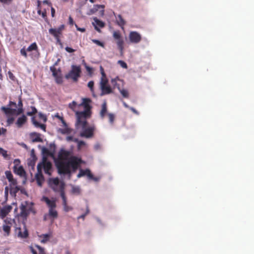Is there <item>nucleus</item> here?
<instances>
[{"mask_svg":"<svg viewBox=\"0 0 254 254\" xmlns=\"http://www.w3.org/2000/svg\"><path fill=\"white\" fill-rule=\"evenodd\" d=\"M129 110H131L134 114L137 115H138L139 114V113L133 107H130Z\"/></svg>","mask_w":254,"mask_h":254,"instance_id":"54","label":"nucleus"},{"mask_svg":"<svg viewBox=\"0 0 254 254\" xmlns=\"http://www.w3.org/2000/svg\"><path fill=\"white\" fill-rule=\"evenodd\" d=\"M94 20L96 24V26H95V29L97 31L100 32V29L97 26H98L100 28H103L105 26V23L96 18L94 19Z\"/></svg>","mask_w":254,"mask_h":254,"instance_id":"25","label":"nucleus"},{"mask_svg":"<svg viewBox=\"0 0 254 254\" xmlns=\"http://www.w3.org/2000/svg\"><path fill=\"white\" fill-rule=\"evenodd\" d=\"M117 24L123 28L124 25L126 24V22L124 19L123 18L121 15L119 14L118 15V19H117Z\"/></svg>","mask_w":254,"mask_h":254,"instance_id":"30","label":"nucleus"},{"mask_svg":"<svg viewBox=\"0 0 254 254\" xmlns=\"http://www.w3.org/2000/svg\"><path fill=\"white\" fill-rule=\"evenodd\" d=\"M43 199L47 203V205L49 207V209H53L56 208V203L55 200H51L47 197H44Z\"/></svg>","mask_w":254,"mask_h":254,"instance_id":"21","label":"nucleus"},{"mask_svg":"<svg viewBox=\"0 0 254 254\" xmlns=\"http://www.w3.org/2000/svg\"><path fill=\"white\" fill-rule=\"evenodd\" d=\"M81 159L76 156H71L66 162H60L59 165V173L71 176L70 167L73 172L75 171L81 163Z\"/></svg>","mask_w":254,"mask_h":254,"instance_id":"2","label":"nucleus"},{"mask_svg":"<svg viewBox=\"0 0 254 254\" xmlns=\"http://www.w3.org/2000/svg\"><path fill=\"white\" fill-rule=\"evenodd\" d=\"M91 102L90 98H82L80 104H77L75 101L68 104L69 108L75 113L76 127L78 128L80 127L83 129L80 133V136L87 138L93 136L95 130L94 126L86 128L87 125V120L90 118L92 115V106L90 105Z\"/></svg>","mask_w":254,"mask_h":254,"instance_id":"1","label":"nucleus"},{"mask_svg":"<svg viewBox=\"0 0 254 254\" xmlns=\"http://www.w3.org/2000/svg\"><path fill=\"white\" fill-rule=\"evenodd\" d=\"M129 39L131 43L137 44L140 42L141 36L137 32L131 31L129 34Z\"/></svg>","mask_w":254,"mask_h":254,"instance_id":"13","label":"nucleus"},{"mask_svg":"<svg viewBox=\"0 0 254 254\" xmlns=\"http://www.w3.org/2000/svg\"><path fill=\"white\" fill-rule=\"evenodd\" d=\"M35 247L38 250V252L32 247L30 248L31 252L32 254H46L44 249L39 245H35Z\"/></svg>","mask_w":254,"mask_h":254,"instance_id":"22","label":"nucleus"},{"mask_svg":"<svg viewBox=\"0 0 254 254\" xmlns=\"http://www.w3.org/2000/svg\"><path fill=\"white\" fill-rule=\"evenodd\" d=\"M55 13V10L53 7L51 8V15L52 17H54Z\"/></svg>","mask_w":254,"mask_h":254,"instance_id":"57","label":"nucleus"},{"mask_svg":"<svg viewBox=\"0 0 254 254\" xmlns=\"http://www.w3.org/2000/svg\"><path fill=\"white\" fill-rule=\"evenodd\" d=\"M71 152L66 150L64 149H61L58 153V160L56 162V164L58 170H59V165L60 162H66L70 157Z\"/></svg>","mask_w":254,"mask_h":254,"instance_id":"6","label":"nucleus"},{"mask_svg":"<svg viewBox=\"0 0 254 254\" xmlns=\"http://www.w3.org/2000/svg\"><path fill=\"white\" fill-rule=\"evenodd\" d=\"M49 215L50 217L53 219L57 218L58 217V212L55 209V208L53 209H49Z\"/></svg>","mask_w":254,"mask_h":254,"instance_id":"31","label":"nucleus"},{"mask_svg":"<svg viewBox=\"0 0 254 254\" xmlns=\"http://www.w3.org/2000/svg\"><path fill=\"white\" fill-rule=\"evenodd\" d=\"M92 41L93 43L96 44L98 46H99L102 47H104V43L103 42L100 41L98 40L92 39Z\"/></svg>","mask_w":254,"mask_h":254,"instance_id":"40","label":"nucleus"},{"mask_svg":"<svg viewBox=\"0 0 254 254\" xmlns=\"http://www.w3.org/2000/svg\"><path fill=\"white\" fill-rule=\"evenodd\" d=\"M38 50V46L37 44L34 42L31 44L27 49V51L31 52L32 51H35Z\"/></svg>","mask_w":254,"mask_h":254,"instance_id":"33","label":"nucleus"},{"mask_svg":"<svg viewBox=\"0 0 254 254\" xmlns=\"http://www.w3.org/2000/svg\"><path fill=\"white\" fill-rule=\"evenodd\" d=\"M65 50L68 53H73V52H75V50L73 49L72 48L68 47H65Z\"/></svg>","mask_w":254,"mask_h":254,"instance_id":"52","label":"nucleus"},{"mask_svg":"<svg viewBox=\"0 0 254 254\" xmlns=\"http://www.w3.org/2000/svg\"><path fill=\"white\" fill-rule=\"evenodd\" d=\"M12 206L10 205L5 206L0 210V216L1 218H4L12 210Z\"/></svg>","mask_w":254,"mask_h":254,"instance_id":"15","label":"nucleus"},{"mask_svg":"<svg viewBox=\"0 0 254 254\" xmlns=\"http://www.w3.org/2000/svg\"><path fill=\"white\" fill-rule=\"evenodd\" d=\"M14 172L15 173L23 177L25 176L26 173L22 166H19L17 167L16 166L14 167Z\"/></svg>","mask_w":254,"mask_h":254,"instance_id":"20","label":"nucleus"},{"mask_svg":"<svg viewBox=\"0 0 254 254\" xmlns=\"http://www.w3.org/2000/svg\"><path fill=\"white\" fill-rule=\"evenodd\" d=\"M0 154H1L4 158L7 157V151L4 150L3 148L0 147Z\"/></svg>","mask_w":254,"mask_h":254,"instance_id":"44","label":"nucleus"},{"mask_svg":"<svg viewBox=\"0 0 254 254\" xmlns=\"http://www.w3.org/2000/svg\"><path fill=\"white\" fill-rule=\"evenodd\" d=\"M86 68L87 71L89 73H91L92 72V68L91 67H90L89 66H86Z\"/></svg>","mask_w":254,"mask_h":254,"instance_id":"56","label":"nucleus"},{"mask_svg":"<svg viewBox=\"0 0 254 254\" xmlns=\"http://www.w3.org/2000/svg\"><path fill=\"white\" fill-rule=\"evenodd\" d=\"M39 127L41 128L42 129H43L44 131L46 130V126L44 124H41Z\"/></svg>","mask_w":254,"mask_h":254,"instance_id":"55","label":"nucleus"},{"mask_svg":"<svg viewBox=\"0 0 254 254\" xmlns=\"http://www.w3.org/2000/svg\"><path fill=\"white\" fill-rule=\"evenodd\" d=\"M23 206L27 208L30 213H33L34 214L35 213L32 203H28V202L26 201L25 204H23Z\"/></svg>","mask_w":254,"mask_h":254,"instance_id":"29","label":"nucleus"},{"mask_svg":"<svg viewBox=\"0 0 254 254\" xmlns=\"http://www.w3.org/2000/svg\"><path fill=\"white\" fill-rule=\"evenodd\" d=\"M9 182L10 184V185L15 187L16 190L14 191V193L16 192L19 190V189L16 186L17 185L16 180L13 178L12 180H11V181H9Z\"/></svg>","mask_w":254,"mask_h":254,"instance_id":"38","label":"nucleus"},{"mask_svg":"<svg viewBox=\"0 0 254 254\" xmlns=\"http://www.w3.org/2000/svg\"><path fill=\"white\" fill-rule=\"evenodd\" d=\"M118 64L124 68H127V64L123 61L120 60L118 61Z\"/></svg>","mask_w":254,"mask_h":254,"instance_id":"45","label":"nucleus"},{"mask_svg":"<svg viewBox=\"0 0 254 254\" xmlns=\"http://www.w3.org/2000/svg\"><path fill=\"white\" fill-rule=\"evenodd\" d=\"M81 69L79 66L73 65L71 67V70L65 75V78L67 79H72L73 81L76 82L80 76Z\"/></svg>","mask_w":254,"mask_h":254,"instance_id":"5","label":"nucleus"},{"mask_svg":"<svg viewBox=\"0 0 254 254\" xmlns=\"http://www.w3.org/2000/svg\"><path fill=\"white\" fill-rule=\"evenodd\" d=\"M38 165H40L41 166V170L42 169H44L46 174L50 175H51L50 171L52 169V163L48 161L46 157H44L43 158L42 162L38 164Z\"/></svg>","mask_w":254,"mask_h":254,"instance_id":"9","label":"nucleus"},{"mask_svg":"<svg viewBox=\"0 0 254 254\" xmlns=\"http://www.w3.org/2000/svg\"><path fill=\"white\" fill-rule=\"evenodd\" d=\"M27 49L26 50L25 48H23L20 50V54L21 55L24 56L25 58L27 57Z\"/></svg>","mask_w":254,"mask_h":254,"instance_id":"48","label":"nucleus"},{"mask_svg":"<svg viewBox=\"0 0 254 254\" xmlns=\"http://www.w3.org/2000/svg\"><path fill=\"white\" fill-rule=\"evenodd\" d=\"M32 122L33 124L35 126V127H39L40 125L41 124V123H39L38 121H37L35 119L34 117H33L32 118Z\"/></svg>","mask_w":254,"mask_h":254,"instance_id":"46","label":"nucleus"},{"mask_svg":"<svg viewBox=\"0 0 254 254\" xmlns=\"http://www.w3.org/2000/svg\"><path fill=\"white\" fill-rule=\"evenodd\" d=\"M15 232L19 238L24 239L28 237V232L25 225L23 228H16Z\"/></svg>","mask_w":254,"mask_h":254,"instance_id":"12","label":"nucleus"},{"mask_svg":"<svg viewBox=\"0 0 254 254\" xmlns=\"http://www.w3.org/2000/svg\"><path fill=\"white\" fill-rule=\"evenodd\" d=\"M87 176L89 179L94 180L95 182L99 181V179L97 177H95L93 174L91 173V171L89 169L83 170L80 169L79 172L77 175V178H79L81 177Z\"/></svg>","mask_w":254,"mask_h":254,"instance_id":"10","label":"nucleus"},{"mask_svg":"<svg viewBox=\"0 0 254 254\" xmlns=\"http://www.w3.org/2000/svg\"><path fill=\"white\" fill-rule=\"evenodd\" d=\"M102 93L101 95L110 94L112 92L111 87L107 85L100 86Z\"/></svg>","mask_w":254,"mask_h":254,"instance_id":"18","label":"nucleus"},{"mask_svg":"<svg viewBox=\"0 0 254 254\" xmlns=\"http://www.w3.org/2000/svg\"><path fill=\"white\" fill-rule=\"evenodd\" d=\"M12 0H0V2L3 4L9 5L11 3Z\"/></svg>","mask_w":254,"mask_h":254,"instance_id":"50","label":"nucleus"},{"mask_svg":"<svg viewBox=\"0 0 254 254\" xmlns=\"http://www.w3.org/2000/svg\"><path fill=\"white\" fill-rule=\"evenodd\" d=\"M64 28V25H61L58 28H50L49 30V32L55 38L58 43H60V36L62 34Z\"/></svg>","mask_w":254,"mask_h":254,"instance_id":"7","label":"nucleus"},{"mask_svg":"<svg viewBox=\"0 0 254 254\" xmlns=\"http://www.w3.org/2000/svg\"><path fill=\"white\" fill-rule=\"evenodd\" d=\"M108 117L110 124L113 125L115 118L114 114L113 113H108Z\"/></svg>","mask_w":254,"mask_h":254,"instance_id":"35","label":"nucleus"},{"mask_svg":"<svg viewBox=\"0 0 254 254\" xmlns=\"http://www.w3.org/2000/svg\"><path fill=\"white\" fill-rule=\"evenodd\" d=\"M120 93L122 95V96L125 98L128 97V93L127 90L125 89H120Z\"/></svg>","mask_w":254,"mask_h":254,"instance_id":"39","label":"nucleus"},{"mask_svg":"<svg viewBox=\"0 0 254 254\" xmlns=\"http://www.w3.org/2000/svg\"><path fill=\"white\" fill-rule=\"evenodd\" d=\"M55 117L59 119L64 125H66V123L64 120V118L63 117H61L59 113H57L55 115Z\"/></svg>","mask_w":254,"mask_h":254,"instance_id":"43","label":"nucleus"},{"mask_svg":"<svg viewBox=\"0 0 254 254\" xmlns=\"http://www.w3.org/2000/svg\"><path fill=\"white\" fill-rule=\"evenodd\" d=\"M32 111L31 112H27L26 115L28 116H32L36 114L37 112V110L35 107H31Z\"/></svg>","mask_w":254,"mask_h":254,"instance_id":"36","label":"nucleus"},{"mask_svg":"<svg viewBox=\"0 0 254 254\" xmlns=\"http://www.w3.org/2000/svg\"><path fill=\"white\" fill-rule=\"evenodd\" d=\"M77 30L81 32H84L85 31V29L84 28H77Z\"/></svg>","mask_w":254,"mask_h":254,"instance_id":"61","label":"nucleus"},{"mask_svg":"<svg viewBox=\"0 0 254 254\" xmlns=\"http://www.w3.org/2000/svg\"><path fill=\"white\" fill-rule=\"evenodd\" d=\"M118 81L123 82V80H121L118 76L115 78H112L111 80V84L114 86V88H117L120 90V85L118 83Z\"/></svg>","mask_w":254,"mask_h":254,"instance_id":"23","label":"nucleus"},{"mask_svg":"<svg viewBox=\"0 0 254 254\" xmlns=\"http://www.w3.org/2000/svg\"><path fill=\"white\" fill-rule=\"evenodd\" d=\"M20 210L21 216L23 217H26L30 213L27 208L23 206V204H22L20 207Z\"/></svg>","mask_w":254,"mask_h":254,"instance_id":"27","label":"nucleus"},{"mask_svg":"<svg viewBox=\"0 0 254 254\" xmlns=\"http://www.w3.org/2000/svg\"><path fill=\"white\" fill-rule=\"evenodd\" d=\"M5 174L8 181H11V180L13 178V175L10 171H5Z\"/></svg>","mask_w":254,"mask_h":254,"instance_id":"37","label":"nucleus"},{"mask_svg":"<svg viewBox=\"0 0 254 254\" xmlns=\"http://www.w3.org/2000/svg\"><path fill=\"white\" fill-rule=\"evenodd\" d=\"M85 145V142L82 140H79L77 144V148L80 149L82 146Z\"/></svg>","mask_w":254,"mask_h":254,"instance_id":"49","label":"nucleus"},{"mask_svg":"<svg viewBox=\"0 0 254 254\" xmlns=\"http://www.w3.org/2000/svg\"><path fill=\"white\" fill-rule=\"evenodd\" d=\"M69 23L70 25H73V20L71 16H69Z\"/></svg>","mask_w":254,"mask_h":254,"instance_id":"59","label":"nucleus"},{"mask_svg":"<svg viewBox=\"0 0 254 254\" xmlns=\"http://www.w3.org/2000/svg\"><path fill=\"white\" fill-rule=\"evenodd\" d=\"M12 220L6 218L4 220V224L2 225V230L4 232V236H8L10 233L11 228L12 227Z\"/></svg>","mask_w":254,"mask_h":254,"instance_id":"11","label":"nucleus"},{"mask_svg":"<svg viewBox=\"0 0 254 254\" xmlns=\"http://www.w3.org/2000/svg\"><path fill=\"white\" fill-rule=\"evenodd\" d=\"M72 140L75 142H77V143H78V141H79L77 138H74Z\"/></svg>","mask_w":254,"mask_h":254,"instance_id":"64","label":"nucleus"},{"mask_svg":"<svg viewBox=\"0 0 254 254\" xmlns=\"http://www.w3.org/2000/svg\"><path fill=\"white\" fill-rule=\"evenodd\" d=\"M123 105H124V107L127 108L129 109V108L130 107H129V106L125 102H123Z\"/></svg>","mask_w":254,"mask_h":254,"instance_id":"60","label":"nucleus"},{"mask_svg":"<svg viewBox=\"0 0 254 254\" xmlns=\"http://www.w3.org/2000/svg\"><path fill=\"white\" fill-rule=\"evenodd\" d=\"M49 185L50 187L55 192L64 190V183L63 182H60L58 178L50 179Z\"/></svg>","mask_w":254,"mask_h":254,"instance_id":"4","label":"nucleus"},{"mask_svg":"<svg viewBox=\"0 0 254 254\" xmlns=\"http://www.w3.org/2000/svg\"><path fill=\"white\" fill-rule=\"evenodd\" d=\"M35 179L38 185L41 187L44 181V177L42 174L41 167L40 165H37V173L35 175Z\"/></svg>","mask_w":254,"mask_h":254,"instance_id":"14","label":"nucleus"},{"mask_svg":"<svg viewBox=\"0 0 254 254\" xmlns=\"http://www.w3.org/2000/svg\"><path fill=\"white\" fill-rule=\"evenodd\" d=\"M63 206H64V211L65 212H68V211L72 210V207L71 206H68L67 204H66V205H63Z\"/></svg>","mask_w":254,"mask_h":254,"instance_id":"51","label":"nucleus"},{"mask_svg":"<svg viewBox=\"0 0 254 254\" xmlns=\"http://www.w3.org/2000/svg\"><path fill=\"white\" fill-rule=\"evenodd\" d=\"M59 76L55 78L56 82L57 84H62L63 82V77L61 74V70L60 68L59 69Z\"/></svg>","mask_w":254,"mask_h":254,"instance_id":"34","label":"nucleus"},{"mask_svg":"<svg viewBox=\"0 0 254 254\" xmlns=\"http://www.w3.org/2000/svg\"><path fill=\"white\" fill-rule=\"evenodd\" d=\"M73 191L74 192L79 191V189L78 188H74L73 189Z\"/></svg>","mask_w":254,"mask_h":254,"instance_id":"62","label":"nucleus"},{"mask_svg":"<svg viewBox=\"0 0 254 254\" xmlns=\"http://www.w3.org/2000/svg\"><path fill=\"white\" fill-rule=\"evenodd\" d=\"M100 70L102 74V77L100 82V86L107 85L108 80L107 78L106 74L104 72V69L102 66L100 67Z\"/></svg>","mask_w":254,"mask_h":254,"instance_id":"17","label":"nucleus"},{"mask_svg":"<svg viewBox=\"0 0 254 254\" xmlns=\"http://www.w3.org/2000/svg\"><path fill=\"white\" fill-rule=\"evenodd\" d=\"M50 70L52 71V75L55 77V78L59 76V69L57 70V69L54 66L50 67Z\"/></svg>","mask_w":254,"mask_h":254,"instance_id":"32","label":"nucleus"},{"mask_svg":"<svg viewBox=\"0 0 254 254\" xmlns=\"http://www.w3.org/2000/svg\"><path fill=\"white\" fill-rule=\"evenodd\" d=\"M18 108L16 109L17 105L15 102L9 101L7 107L2 106L1 110L6 115H19L23 113V103L21 99L20 98L18 102Z\"/></svg>","mask_w":254,"mask_h":254,"instance_id":"3","label":"nucleus"},{"mask_svg":"<svg viewBox=\"0 0 254 254\" xmlns=\"http://www.w3.org/2000/svg\"><path fill=\"white\" fill-rule=\"evenodd\" d=\"M51 236V235L50 234H42L39 236L40 238H42L40 242L41 243L43 244H45L46 242H47L49 240Z\"/></svg>","mask_w":254,"mask_h":254,"instance_id":"26","label":"nucleus"},{"mask_svg":"<svg viewBox=\"0 0 254 254\" xmlns=\"http://www.w3.org/2000/svg\"><path fill=\"white\" fill-rule=\"evenodd\" d=\"M14 121V118L12 117H8L6 121L7 126H10V125L12 124Z\"/></svg>","mask_w":254,"mask_h":254,"instance_id":"42","label":"nucleus"},{"mask_svg":"<svg viewBox=\"0 0 254 254\" xmlns=\"http://www.w3.org/2000/svg\"><path fill=\"white\" fill-rule=\"evenodd\" d=\"M104 8L105 5L103 4H95L90 10V11L92 13H93L97 12L100 8H102V10L100 11V14L103 15L104 14Z\"/></svg>","mask_w":254,"mask_h":254,"instance_id":"19","label":"nucleus"},{"mask_svg":"<svg viewBox=\"0 0 254 254\" xmlns=\"http://www.w3.org/2000/svg\"><path fill=\"white\" fill-rule=\"evenodd\" d=\"M58 192H60L61 196L62 199L66 197L64 190H60Z\"/></svg>","mask_w":254,"mask_h":254,"instance_id":"53","label":"nucleus"},{"mask_svg":"<svg viewBox=\"0 0 254 254\" xmlns=\"http://www.w3.org/2000/svg\"><path fill=\"white\" fill-rule=\"evenodd\" d=\"M94 83L93 81H90L88 83L87 86L90 88V91L92 92H93V91H94Z\"/></svg>","mask_w":254,"mask_h":254,"instance_id":"41","label":"nucleus"},{"mask_svg":"<svg viewBox=\"0 0 254 254\" xmlns=\"http://www.w3.org/2000/svg\"><path fill=\"white\" fill-rule=\"evenodd\" d=\"M5 193L7 194L8 193V187H6L5 188Z\"/></svg>","mask_w":254,"mask_h":254,"instance_id":"63","label":"nucleus"},{"mask_svg":"<svg viewBox=\"0 0 254 254\" xmlns=\"http://www.w3.org/2000/svg\"><path fill=\"white\" fill-rule=\"evenodd\" d=\"M27 121L26 116L23 115L18 118L15 124L18 128H20L26 123Z\"/></svg>","mask_w":254,"mask_h":254,"instance_id":"16","label":"nucleus"},{"mask_svg":"<svg viewBox=\"0 0 254 254\" xmlns=\"http://www.w3.org/2000/svg\"><path fill=\"white\" fill-rule=\"evenodd\" d=\"M62 200H63V205H66V204H67L66 197L63 198Z\"/></svg>","mask_w":254,"mask_h":254,"instance_id":"58","label":"nucleus"},{"mask_svg":"<svg viewBox=\"0 0 254 254\" xmlns=\"http://www.w3.org/2000/svg\"><path fill=\"white\" fill-rule=\"evenodd\" d=\"M89 213V209L88 206H87L86 212L84 214H82V215H80V216L78 217V219H80V218L84 219V217H85V216L86 215H87Z\"/></svg>","mask_w":254,"mask_h":254,"instance_id":"47","label":"nucleus"},{"mask_svg":"<svg viewBox=\"0 0 254 254\" xmlns=\"http://www.w3.org/2000/svg\"><path fill=\"white\" fill-rule=\"evenodd\" d=\"M113 37L117 40V44L118 47L121 53L123 52L124 49V40L121 37V35L119 31H114L113 33Z\"/></svg>","mask_w":254,"mask_h":254,"instance_id":"8","label":"nucleus"},{"mask_svg":"<svg viewBox=\"0 0 254 254\" xmlns=\"http://www.w3.org/2000/svg\"><path fill=\"white\" fill-rule=\"evenodd\" d=\"M31 137L32 138V142H41L42 139L40 136V134L39 133H37L36 132L32 133L31 134Z\"/></svg>","mask_w":254,"mask_h":254,"instance_id":"24","label":"nucleus"},{"mask_svg":"<svg viewBox=\"0 0 254 254\" xmlns=\"http://www.w3.org/2000/svg\"><path fill=\"white\" fill-rule=\"evenodd\" d=\"M107 112V105L106 103H104L102 105V109L100 113V117L102 119H103L105 116V114Z\"/></svg>","mask_w":254,"mask_h":254,"instance_id":"28","label":"nucleus"}]
</instances>
